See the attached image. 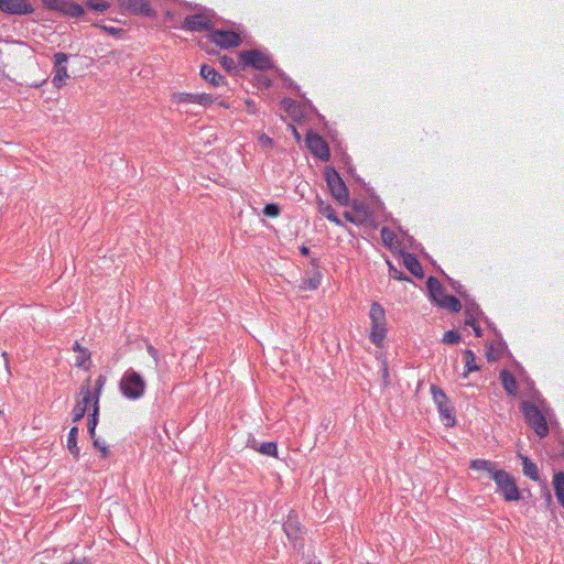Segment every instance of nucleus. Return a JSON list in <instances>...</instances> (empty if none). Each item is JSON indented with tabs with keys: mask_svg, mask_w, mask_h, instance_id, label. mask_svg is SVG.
<instances>
[{
	"mask_svg": "<svg viewBox=\"0 0 564 564\" xmlns=\"http://www.w3.org/2000/svg\"><path fill=\"white\" fill-rule=\"evenodd\" d=\"M99 403L97 400L94 402L93 412L88 416V433L91 438L95 437V430L98 424Z\"/></svg>",
	"mask_w": 564,
	"mask_h": 564,
	"instance_id": "b1692460",
	"label": "nucleus"
},
{
	"mask_svg": "<svg viewBox=\"0 0 564 564\" xmlns=\"http://www.w3.org/2000/svg\"><path fill=\"white\" fill-rule=\"evenodd\" d=\"M317 208L318 213L324 215L328 220L333 221L338 226L341 225L340 219L336 216L333 207L329 204L323 202L322 199H318Z\"/></svg>",
	"mask_w": 564,
	"mask_h": 564,
	"instance_id": "aec40b11",
	"label": "nucleus"
},
{
	"mask_svg": "<svg viewBox=\"0 0 564 564\" xmlns=\"http://www.w3.org/2000/svg\"><path fill=\"white\" fill-rule=\"evenodd\" d=\"M213 26L212 17L207 12L187 15L182 28L188 31H207Z\"/></svg>",
	"mask_w": 564,
	"mask_h": 564,
	"instance_id": "6e6552de",
	"label": "nucleus"
},
{
	"mask_svg": "<svg viewBox=\"0 0 564 564\" xmlns=\"http://www.w3.org/2000/svg\"><path fill=\"white\" fill-rule=\"evenodd\" d=\"M147 350H148L149 355L153 358L155 366H158V364H159L158 350L152 345H148Z\"/></svg>",
	"mask_w": 564,
	"mask_h": 564,
	"instance_id": "79ce46f5",
	"label": "nucleus"
},
{
	"mask_svg": "<svg viewBox=\"0 0 564 564\" xmlns=\"http://www.w3.org/2000/svg\"><path fill=\"white\" fill-rule=\"evenodd\" d=\"M465 367L466 370L464 372V377H467L470 372L478 370V366L476 365V356L471 350L465 351Z\"/></svg>",
	"mask_w": 564,
	"mask_h": 564,
	"instance_id": "bb28decb",
	"label": "nucleus"
},
{
	"mask_svg": "<svg viewBox=\"0 0 564 564\" xmlns=\"http://www.w3.org/2000/svg\"><path fill=\"white\" fill-rule=\"evenodd\" d=\"M90 359V352L88 350H82V354H78L75 366L79 368H88L87 361Z\"/></svg>",
	"mask_w": 564,
	"mask_h": 564,
	"instance_id": "7c9ffc66",
	"label": "nucleus"
},
{
	"mask_svg": "<svg viewBox=\"0 0 564 564\" xmlns=\"http://www.w3.org/2000/svg\"><path fill=\"white\" fill-rule=\"evenodd\" d=\"M478 313H479V307L476 304H471L470 306H467L466 307V314H467V318L466 319L475 321L476 319V315Z\"/></svg>",
	"mask_w": 564,
	"mask_h": 564,
	"instance_id": "58836bf2",
	"label": "nucleus"
},
{
	"mask_svg": "<svg viewBox=\"0 0 564 564\" xmlns=\"http://www.w3.org/2000/svg\"><path fill=\"white\" fill-rule=\"evenodd\" d=\"M501 383L510 395L517 394V380L516 378L507 370H502L500 373Z\"/></svg>",
	"mask_w": 564,
	"mask_h": 564,
	"instance_id": "a211bd4d",
	"label": "nucleus"
},
{
	"mask_svg": "<svg viewBox=\"0 0 564 564\" xmlns=\"http://www.w3.org/2000/svg\"><path fill=\"white\" fill-rule=\"evenodd\" d=\"M0 10L13 14H26L32 12V7L25 0H0Z\"/></svg>",
	"mask_w": 564,
	"mask_h": 564,
	"instance_id": "ddd939ff",
	"label": "nucleus"
},
{
	"mask_svg": "<svg viewBox=\"0 0 564 564\" xmlns=\"http://www.w3.org/2000/svg\"><path fill=\"white\" fill-rule=\"evenodd\" d=\"M431 391L433 394V400L437 404L438 412H440L443 421L445 422V425L453 426L455 423V419L452 415V406L448 402L446 394L443 392L442 389H440L435 386L431 387Z\"/></svg>",
	"mask_w": 564,
	"mask_h": 564,
	"instance_id": "423d86ee",
	"label": "nucleus"
},
{
	"mask_svg": "<svg viewBox=\"0 0 564 564\" xmlns=\"http://www.w3.org/2000/svg\"><path fill=\"white\" fill-rule=\"evenodd\" d=\"M259 143L262 145V147H271L272 145V139L269 138L268 135L265 134H262L260 138H259Z\"/></svg>",
	"mask_w": 564,
	"mask_h": 564,
	"instance_id": "c03bdc74",
	"label": "nucleus"
},
{
	"mask_svg": "<svg viewBox=\"0 0 564 564\" xmlns=\"http://www.w3.org/2000/svg\"><path fill=\"white\" fill-rule=\"evenodd\" d=\"M94 440V446L95 448L99 449L102 455L105 456L107 454V447L105 445V443H101L98 438H93Z\"/></svg>",
	"mask_w": 564,
	"mask_h": 564,
	"instance_id": "37998d69",
	"label": "nucleus"
},
{
	"mask_svg": "<svg viewBox=\"0 0 564 564\" xmlns=\"http://www.w3.org/2000/svg\"><path fill=\"white\" fill-rule=\"evenodd\" d=\"M87 6L89 9L97 11V12H104L109 8V3L106 1H99V0H88Z\"/></svg>",
	"mask_w": 564,
	"mask_h": 564,
	"instance_id": "c756f323",
	"label": "nucleus"
},
{
	"mask_svg": "<svg viewBox=\"0 0 564 564\" xmlns=\"http://www.w3.org/2000/svg\"><path fill=\"white\" fill-rule=\"evenodd\" d=\"M390 274L392 278L397 279V280H403L404 278L402 276V273L399 272L397 269H394L393 267L390 265Z\"/></svg>",
	"mask_w": 564,
	"mask_h": 564,
	"instance_id": "a18cd8bd",
	"label": "nucleus"
},
{
	"mask_svg": "<svg viewBox=\"0 0 564 564\" xmlns=\"http://www.w3.org/2000/svg\"><path fill=\"white\" fill-rule=\"evenodd\" d=\"M345 218L350 221V223H354V224H359L361 223V220L359 218H357L356 216H352L350 213L346 212L344 214Z\"/></svg>",
	"mask_w": 564,
	"mask_h": 564,
	"instance_id": "49530a36",
	"label": "nucleus"
},
{
	"mask_svg": "<svg viewBox=\"0 0 564 564\" xmlns=\"http://www.w3.org/2000/svg\"><path fill=\"white\" fill-rule=\"evenodd\" d=\"M527 423L534 430L539 437H545L549 433L546 419L542 411L532 402L524 401L521 405Z\"/></svg>",
	"mask_w": 564,
	"mask_h": 564,
	"instance_id": "7ed1b4c3",
	"label": "nucleus"
},
{
	"mask_svg": "<svg viewBox=\"0 0 564 564\" xmlns=\"http://www.w3.org/2000/svg\"><path fill=\"white\" fill-rule=\"evenodd\" d=\"M470 468L484 471L492 478L502 494H519L513 478L505 470H499L495 463L486 459H475L470 463Z\"/></svg>",
	"mask_w": 564,
	"mask_h": 564,
	"instance_id": "f257e3e1",
	"label": "nucleus"
},
{
	"mask_svg": "<svg viewBox=\"0 0 564 564\" xmlns=\"http://www.w3.org/2000/svg\"><path fill=\"white\" fill-rule=\"evenodd\" d=\"M263 214L268 217H276L280 214V207L276 204H267Z\"/></svg>",
	"mask_w": 564,
	"mask_h": 564,
	"instance_id": "c9c22d12",
	"label": "nucleus"
},
{
	"mask_svg": "<svg viewBox=\"0 0 564 564\" xmlns=\"http://www.w3.org/2000/svg\"><path fill=\"white\" fill-rule=\"evenodd\" d=\"M121 7L133 13H140L147 17L154 15L153 9L144 0H121Z\"/></svg>",
	"mask_w": 564,
	"mask_h": 564,
	"instance_id": "4468645a",
	"label": "nucleus"
},
{
	"mask_svg": "<svg viewBox=\"0 0 564 564\" xmlns=\"http://www.w3.org/2000/svg\"><path fill=\"white\" fill-rule=\"evenodd\" d=\"M105 383H106V377L104 375H99L98 378L96 379L94 390L91 389L94 402H95V400H97V403H99V398H100V394H101Z\"/></svg>",
	"mask_w": 564,
	"mask_h": 564,
	"instance_id": "cd10ccee",
	"label": "nucleus"
},
{
	"mask_svg": "<svg viewBox=\"0 0 564 564\" xmlns=\"http://www.w3.org/2000/svg\"><path fill=\"white\" fill-rule=\"evenodd\" d=\"M381 238L384 245L391 246L394 240V232L387 227L381 229Z\"/></svg>",
	"mask_w": 564,
	"mask_h": 564,
	"instance_id": "f704fd0d",
	"label": "nucleus"
},
{
	"mask_svg": "<svg viewBox=\"0 0 564 564\" xmlns=\"http://www.w3.org/2000/svg\"><path fill=\"white\" fill-rule=\"evenodd\" d=\"M460 340V335L455 330H447L444 334L443 343L448 345L457 344Z\"/></svg>",
	"mask_w": 564,
	"mask_h": 564,
	"instance_id": "473e14b6",
	"label": "nucleus"
},
{
	"mask_svg": "<svg viewBox=\"0 0 564 564\" xmlns=\"http://www.w3.org/2000/svg\"><path fill=\"white\" fill-rule=\"evenodd\" d=\"M369 317H370L371 324H386L384 310L377 302L371 304Z\"/></svg>",
	"mask_w": 564,
	"mask_h": 564,
	"instance_id": "412c9836",
	"label": "nucleus"
},
{
	"mask_svg": "<svg viewBox=\"0 0 564 564\" xmlns=\"http://www.w3.org/2000/svg\"><path fill=\"white\" fill-rule=\"evenodd\" d=\"M507 501L519 500L522 496H503Z\"/></svg>",
	"mask_w": 564,
	"mask_h": 564,
	"instance_id": "8fccbe9b",
	"label": "nucleus"
},
{
	"mask_svg": "<svg viewBox=\"0 0 564 564\" xmlns=\"http://www.w3.org/2000/svg\"><path fill=\"white\" fill-rule=\"evenodd\" d=\"M200 76L215 87L220 86L224 83V77L209 65H203L200 67Z\"/></svg>",
	"mask_w": 564,
	"mask_h": 564,
	"instance_id": "2eb2a0df",
	"label": "nucleus"
},
{
	"mask_svg": "<svg viewBox=\"0 0 564 564\" xmlns=\"http://www.w3.org/2000/svg\"><path fill=\"white\" fill-rule=\"evenodd\" d=\"M386 337V324H371L370 339L376 346H380Z\"/></svg>",
	"mask_w": 564,
	"mask_h": 564,
	"instance_id": "4be33fe9",
	"label": "nucleus"
},
{
	"mask_svg": "<svg viewBox=\"0 0 564 564\" xmlns=\"http://www.w3.org/2000/svg\"><path fill=\"white\" fill-rule=\"evenodd\" d=\"M78 427L74 426L70 429L67 437V448L75 456H79V448L77 446Z\"/></svg>",
	"mask_w": 564,
	"mask_h": 564,
	"instance_id": "393cba45",
	"label": "nucleus"
},
{
	"mask_svg": "<svg viewBox=\"0 0 564 564\" xmlns=\"http://www.w3.org/2000/svg\"><path fill=\"white\" fill-rule=\"evenodd\" d=\"M465 324L468 325V326H471L474 332H475V335L477 337H480L481 336V328L476 324V321H473V319H466L465 321Z\"/></svg>",
	"mask_w": 564,
	"mask_h": 564,
	"instance_id": "ea45409f",
	"label": "nucleus"
},
{
	"mask_svg": "<svg viewBox=\"0 0 564 564\" xmlns=\"http://www.w3.org/2000/svg\"><path fill=\"white\" fill-rule=\"evenodd\" d=\"M91 401L93 392L90 387V378H88L87 382L80 387L76 404L72 411L73 422H79L85 416L87 405Z\"/></svg>",
	"mask_w": 564,
	"mask_h": 564,
	"instance_id": "39448f33",
	"label": "nucleus"
},
{
	"mask_svg": "<svg viewBox=\"0 0 564 564\" xmlns=\"http://www.w3.org/2000/svg\"><path fill=\"white\" fill-rule=\"evenodd\" d=\"M438 306L443 308H447L452 312H459L462 308L460 302L453 295H445L441 300V302L437 303Z\"/></svg>",
	"mask_w": 564,
	"mask_h": 564,
	"instance_id": "5701e85b",
	"label": "nucleus"
},
{
	"mask_svg": "<svg viewBox=\"0 0 564 564\" xmlns=\"http://www.w3.org/2000/svg\"><path fill=\"white\" fill-rule=\"evenodd\" d=\"M220 64L224 68H226L227 70H232L236 68V62L232 57H229V56H223L220 58Z\"/></svg>",
	"mask_w": 564,
	"mask_h": 564,
	"instance_id": "4c0bfd02",
	"label": "nucleus"
},
{
	"mask_svg": "<svg viewBox=\"0 0 564 564\" xmlns=\"http://www.w3.org/2000/svg\"><path fill=\"white\" fill-rule=\"evenodd\" d=\"M326 182L333 197L340 205H347L349 200L348 188L335 170L326 172Z\"/></svg>",
	"mask_w": 564,
	"mask_h": 564,
	"instance_id": "20e7f679",
	"label": "nucleus"
},
{
	"mask_svg": "<svg viewBox=\"0 0 564 564\" xmlns=\"http://www.w3.org/2000/svg\"><path fill=\"white\" fill-rule=\"evenodd\" d=\"M73 349H74V351H76L78 354H82V350H87L86 348L82 347L78 343L74 344Z\"/></svg>",
	"mask_w": 564,
	"mask_h": 564,
	"instance_id": "09e8293b",
	"label": "nucleus"
},
{
	"mask_svg": "<svg viewBox=\"0 0 564 564\" xmlns=\"http://www.w3.org/2000/svg\"><path fill=\"white\" fill-rule=\"evenodd\" d=\"M319 282H321L319 276H313L310 280L305 281V284H307V286H306L307 289L314 290L318 286Z\"/></svg>",
	"mask_w": 564,
	"mask_h": 564,
	"instance_id": "a19ab883",
	"label": "nucleus"
},
{
	"mask_svg": "<svg viewBox=\"0 0 564 564\" xmlns=\"http://www.w3.org/2000/svg\"><path fill=\"white\" fill-rule=\"evenodd\" d=\"M555 494H564V473H558L553 479Z\"/></svg>",
	"mask_w": 564,
	"mask_h": 564,
	"instance_id": "72a5a7b5",
	"label": "nucleus"
},
{
	"mask_svg": "<svg viewBox=\"0 0 564 564\" xmlns=\"http://www.w3.org/2000/svg\"><path fill=\"white\" fill-rule=\"evenodd\" d=\"M67 61L68 55L65 53H56L54 55V75L52 78V84L56 88H61L65 85L66 78L69 77L67 73Z\"/></svg>",
	"mask_w": 564,
	"mask_h": 564,
	"instance_id": "1a4fd4ad",
	"label": "nucleus"
},
{
	"mask_svg": "<svg viewBox=\"0 0 564 564\" xmlns=\"http://www.w3.org/2000/svg\"><path fill=\"white\" fill-rule=\"evenodd\" d=\"M59 10L67 15L70 17H80L84 13V9L80 4L72 2V1H62L59 0Z\"/></svg>",
	"mask_w": 564,
	"mask_h": 564,
	"instance_id": "6ab92c4d",
	"label": "nucleus"
},
{
	"mask_svg": "<svg viewBox=\"0 0 564 564\" xmlns=\"http://www.w3.org/2000/svg\"><path fill=\"white\" fill-rule=\"evenodd\" d=\"M558 502L561 503V506L564 507V496H556Z\"/></svg>",
	"mask_w": 564,
	"mask_h": 564,
	"instance_id": "603ef678",
	"label": "nucleus"
},
{
	"mask_svg": "<svg viewBox=\"0 0 564 564\" xmlns=\"http://www.w3.org/2000/svg\"><path fill=\"white\" fill-rule=\"evenodd\" d=\"M239 56L245 65L252 66L258 69H268L271 67L270 58L259 51H243Z\"/></svg>",
	"mask_w": 564,
	"mask_h": 564,
	"instance_id": "9d476101",
	"label": "nucleus"
},
{
	"mask_svg": "<svg viewBox=\"0 0 564 564\" xmlns=\"http://www.w3.org/2000/svg\"><path fill=\"white\" fill-rule=\"evenodd\" d=\"M306 144L308 149L322 160H328L329 149L327 143L316 133H308L306 137Z\"/></svg>",
	"mask_w": 564,
	"mask_h": 564,
	"instance_id": "f8f14e48",
	"label": "nucleus"
},
{
	"mask_svg": "<svg viewBox=\"0 0 564 564\" xmlns=\"http://www.w3.org/2000/svg\"><path fill=\"white\" fill-rule=\"evenodd\" d=\"M283 530L288 539L294 543V547H301L303 545V528L301 527L297 513L295 511H290L288 520L283 524Z\"/></svg>",
	"mask_w": 564,
	"mask_h": 564,
	"instance_id": "0eeeda50",
	"label": "nucleus"
},
{
	"mask_svg": "<svg viewBox=\"0 0 564 564\" xmlns=\"http://www.w3.org/2000/svg\"><path fill=\"white\" fill-rule=\"evenodd\" d=\"M258 451L263 454V455H268V456H276L278 455V448H276V444L274 442H268V443H262Z\"/></svg>",
	"mask_w": 564,
	"mask_h": 564,
	"instance_id": "c85d7f7f",
	"label": "nucleus"
},
{
	"mask_svg": "<svg viewBox=\"0 0 564 564\" xmlns=\"http://www.w3.org/2000/svg\"><path fill=\"white\" fill-rule=\"evenodd\" d=\"M523 473L531 479L536 480L539 477L538 467L528 457H522Z\"/></svg>",
	"mask_w": 564,
	"mask_h": 564,
	"instance_id": "a878e982",
	"label": "nucleus"
},
{
	"mask_svg": "<svg viewBox=\"0 0 564 564\" xmlns=\"http://www.w3.org/2000/svg\"><path fill=\"white\" fill-rule=\"evenodd\" d=\"M403 264L405 268L417 278L423 276V269L419 262V260L411 253H403Z\"/></svg>",
	"mask_w": 564,
	"mask_h": 564,
	"instance_id": "f3484780",
	"label": "nucleus"
},
{
	"mask_svg": "<svg viewBox=\"0 0 564 564\" xmlns=\"http://www.w3.org/2000/svg\"><path fill=\"white\" fill-rule=\"evenodd\" d=\"M214 102V97L209 94H197V101L196 104L202 106H208Z\"/></svg>",
	"mask_w": 564,
	"mask_h": 564,
	"instance_id": "e433bc0d",
	"label": "nucleus"
},
{
	"mask_svg": "<svg viewBox=\"0 0 564 564\" xmlns=\"http://www.w3.org/2000/svg\"><path fill=\"white\" fill-rule=\"evenodd\" d=\"M301 253H302L303 256H307V254L310 253V249H308L307 247L303 246V247L301 248Z\"/></svg>",
	"mask_w": 564,
	"mask_h": 564,
	"instance_id": "3c124183",
	"label": "nucleus"
},
{
	"mask_svg": "<svg viewBox=\"0 0 564 564\" xmlns=\"http://www.w3.org/2000/svg\"><path fill=\"white\" fill-rule=\"evenodd\" d=\"M246 104H247L249 111L254 113L256 112L254 102L251 100H247Z\"/></svg>",
	"mask_w": 564,
	"mask_h": 564,
	"instance_id": "de8ad7c7",
	"label": "nucleus"
},
{
	"mask_svg": "<svg viewBox=\"0 0 564 564\" xmlns=\"http://www.w3.org/2000/svg\"><path fill=\"white\" fill-rule=\"evenodd\" d=\"M174 98H175L178 102H192V104H196V101H197V94L180 93V94L175 95V96H174Z\"/></svg>",
	"mask_w": 564,
	"mask_h": 564,
	"instance_id": "2f4dec72",
	"label": "nucleus"
},
{
	"mask_svg": "<svg viewBox=\"0 0 564 564\" xmlns=\"http://www.w3.org/2000/svg\"><path fill=\"white\" fill-rule=\"evenodd\" d=\"M147 383L144 378L134 369L124 371L119 382L121 393L129 400H138L144 395Z\"/></svg>",
	"mask_w": 564,
	"mask_h": 564,
	"instance_id": "f03ea898",
	"label": "nucleus"
},
{
	"mask_svg": "<svg viewBox=\"0 0 564 564\" xmlns=\"http://www.w3.org/2000/svg\"><path fill=\"white\" fill-rule=\"evenodd\" d=\"M210 41L224 48L239 46L240 36L232 31L216 30L210 34Z\"/></svg>",
	"mask_w": 564,
	"mask_h": 564,
	"instance_id": "9b49d317",
	"label": "nucleus"
},
{
	"mask_svg": "<svg viewBox=\"0 0 564 564\" xmlns=\"http://www.w3.org/2000/svg\"><path fill=\"white\" fill-rule=\"evenodd\" d=\"M426 285H427V290H429V293H430L432 300L436 304L438 302H441L443 296L446 295L444 288L442 286L441 282L436 278H433V276L429 278Z\"/></svg>",
	"mask_w": 564,
	"mask_h": 564,
	"instance_id": "dca6fc26",
	"label": "nucleus"
},
{
	"mask_svg": "<svg viewBox=\"0 0 564 564\" xmlns=\"http://www.w3.org/2000/svg\"><path fill=\"white\" fill-rule=\"evenodd\" d=\"M383 375L387 376L388 375V370L387 368L383 369Z\"/></svg>",
	"mask_w": 564,
	"mask_h": 564,
	"instance_id": "864d4df0",
	"label": "nucleus"
}]
</instances>
